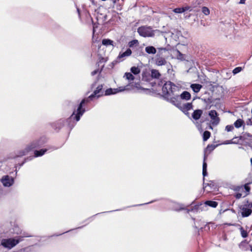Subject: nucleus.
I'll return each instance as SVG.
<instances>
[{
	"label": "nucleus",
	"mask_w": 252,
	"mask_h": 252,
	"mask_svg": "<svg viewBox=\"0 0 252 252\" xmlns=\"http://www.w3.org/2000/svg\"><path fill=\"white\" fill-rule=\"evenodd\" d=\"M251 251L252 252V246L251 247Z\"/></svg>",
	"instance_id": "obj_60"
},
{
	"label": "nucleus",
	"mask_w": 252,
	"mask_h": 252,
	"mask_svg": "<svg viewBox=\"0 0 252 252\" xmlns=\"http://www.w3.org/2000/svg\"><path fill=\"white\" fill-rule=\"evenodd\" d=\"M32 158V157H29L26 158H25L24 161L22 163L19 164V167H21L24 164L25 162H27V161L31 160Z\"/></svg>",
	"instance_id": "obj_38"
},
{
	"label": "nucleus",
	"mask_w": 252,
	"mask_h": 252,
	"mask_svg": "<svg viewBox=\"0 0 252 252\" xmlns=\"http://www.w3.org/2000/svg\"><path fill=\"white\" fill-rule=\"evenodd\" d=\"M246 0H240L239 3L240 4H244Z\"/></svg>",
	"instance_id": "obj_50"
},
{
	"label": "nucleus",
	"mask_w": 252,
	"mask_h": 252,
	"mask_svg": "<svg viewBox=\"0 0 252 252\" xmlns=\"http://www.w3.org/2000/svg\"><path fill=\"white\" fill-rule=\"evenodd\" d=\"M209 128H210V129H212V128H212V126H210Z\"/></svg>",
	"instance_id": "obj_58"
},
{
	"label": "nucleus",
	"mask_w": 252,
	"mask_h": 252,
	"mask_svg": "<svg viewBox=\"0 0 252 252\" xmlns=\"http://www.w3.org/2000/svg\"><path fill=\"white\" fill-rule=\"evenodd\" d=\"M199 206H198V205L195 206L193 208L191 209V210L188 209V213H189L190 211H193L195 210H197L199 209Z\"/></svg>",
	"instance_id": "obj_41"
},
{
	"label": "nucleus",
	"mask_w": 252,
	"mask_h": 252,
	"mask_svg": "<svg viewBox=\"0 0 252 252\" xmlns=\"http://www.w3.org/2000/svg\"><path fill=\"white\" fill-rule=\"evenodd\" d=\"M251 235H252V234H251Z\"/></svg>",
	"instance_id": "obj_62"
},
{
	"label": "nucleus",
	"mask_w": 252,
	"mask_h": 252,
	"mask_svg": "<svg viewBox=\"0 0 252 252\" xmlns=\"http://www.w3.org/2000/svg\"><path fill=\"white\" fill-rule=\"evenodd\" d=\"M56 149H57V148H53V150H56Z\"/></svg>",
	"instance_id": "obj_59"
},
{
	"label": "nucleus",
	"mask_w": 252,
	"mask_h": 252,
	"mask_svg": "<svg viewBox=\"0 0 252 252\" xmlns=\"http://www.w3.org/2000/svg\"><path fill=\"white\" fill-rule=\"evenodd\" d=\"M154 201H151L149 203H147V204H149V203H152ZM144 204H139V205H134V206H140V205H144ZM145 204H146V203H145Z\"/></svg>",
	"instance_id": "obj_51"
},
{
	"label": "nucleus",
	"mask_w": 252,
	"mask_h": 252,
	"mask_svg": "<svg viewBox=\"0 0 252 252\" xmlns=\"http://www.w3.org/2000/svg\"><path fill=\"white\" fill-rule=\"evenodd\" d=\"M211 133L208 131H205L203 134V138L204 141H207L210 137Z\"/></svg>",
	"instance_id": "obj_30"
},
{
	"label": "nucleus",
	"mask_w": 252,
	"mask_h": 252,
	"mask_svg": "<svg viewBox=\"0 0 252 252\" xmlns=\"http://www.w3.org/2000/svg\"><path fill=\"white\" fill-rule=\"evenodd\" d=\"M244 188L247 192H249L250 191V187L248 184H245Z\"/></svg>",
	"instance_id": "obj_39"
},
{
	"label": "nucleus",
	"mask_w": 252,
	"mask_h": 252,
	"mask_svg": "<svg viewBox=\"0 0 252 252\" xmlns=\"http://www.w3.org/2000/svg\"><path fill=\"white\" fill-rule=\"evenodd\" d=\"M158 32V30H153L151 27L146 26H141L137 29L139 34L144 37H153Z\"/></svg>",
	"instance_id": "obj_5"
},
{
	"label": "nucleus",
	"mask_w": 252,
	"mask_h": 252,
	"mask_svg": "<svg viewBox=\"0 0 252 252\" xmlns=\"http://www.w3.org/2000/svg\"><path fill=\"white\" fill-rule=\"evenodd\" d=\"M203 113V111L201 109H197L193 111L192 114V117L195 120H198L201 117L202 114Z\"/></svg>",
	"instance_id": "obj_15"
},
{
	"label": "nucleus",
	"mask_w": 252,
	"mask_h": 252,
	"mask_svg": "<svg viewBox=\"0 0 252 252\" xmlns=\"http://www.w3.org/2000/svg\"><path fill=\"white\" fill-rule=\"evenodd\" d=\"M113 41L109 39H103L102 41V44L105 46L112 45L113 46Z\"/></svg>",
	"instance_id": "obj_25"
},
{
	"label": "nucleus",
	"mask_w": 252,
	"mask_h": 252,
	"mask_svg": "<svg viewBox=\"0 0 252 252\" xmlns=\"http://www.w3.org/2000/svg\"><path fill=\"white\" fill-rule=\"evenodd\" d=\"M209 185V184H205V183H203V186H204V188H206L207 186H208Z\"/></svg>",
	"instance_id": "obj_52"
},
{
	"label": "nucleus",
	"mask_w": 252,
	"mask_h": 252,
	"mask_svg": "<svg viewBox=\"0 0 252 252\" xmlns=\"http://www.w3.org/2000/svg\"><path fill=\"white\" fill-rule=\"evenodd\" d=\"M85 100H82L78 105L77 110L74 111L73 114L67 119H61L57 121V125L59 128L67 126L69 128L72 129L76 124V122H78L81 117L85 112V108H83Z\"/></svg>",
	"instance_id": "obj_1"
},
{
	"label": "nucleus",
	"mask_w": 252,
	"mask_h": 252,
	"mask_svg": "<svg viewBox=\"0 0 252 252\" xmlns=\"http://www.w3.org/2000/svg\"><path fill=\"white\" fill-rule=\"evenodd\" d=\"M235 142H233L232 140H226L224 141L222 144H234Z\"/></svg>",
	"instance_id": "obj_42"
},
{
	"label": "nucleus",
	"mask_w": 252,
	"mask_h": 252,
	"mask_svg": "<svg viewBox=\"0 0 252 252\" xmlns=\"http://www.w3.org/2000/svg\"><path fill=\"white\" fill-rule=\"evenodd\" d=\"M251 164L252 165V158H251Z\"/></svg>",
	"instance_id": "obj_56"
},
{
	"label": "nucleus",
	"mask_w": 252,
	"mask_h": 252,
	"mask_svg": "<svg viewBox=\"0 0 252 252\" xmlns=\"http://www.w3.org/2000/svg\"><path fill=\"white\" fill-rule=\"evenodd\" d=\"M8 225H9L10 227L9 230L11 232V233L16 235L22 234V230L19 227L18 225L16 223L14 220H10Z\"/></svg>",
	"instance_id": "obj_10"
},
{
	"label": "nucleus",
	"mask_w": 252,
	"mask_h": 252,
	"mask_svg": "<svg viewBox=\"0 0 252 252\" xmlns=\"http://www.w3.org/2000/svg\"><path fill=\"white\" fill-rule=\"evenodd\" d=\"M180 96L182 99L188 100L190 98L191 95L190 93L187 91H184L180 95Z\"/></svg>",
	"instance_id": "obj_21"
},
{
	"label": "nucleus",
	"mask_w": 252,
	"mask_h": 252,
	"mask_svg": "<svg viewBox=\"0 0 252 252\" xmlns=\"http://www.w3.org/2000/svg\"><path fill=\"white\" fill-rule=\"evenodd\" d=\"M180 97L179 92L171 94V95L165 97V99L174 105L176 106L177 108H179L180 105V102L179 101L178 99Z\"/></svg>",
	"instance_id": "obj_9"
},
{
	"label": "nucleus",
	"mask_w": 252,
	"mask_h": 252,
	"mask_svg": "<svg viewBox=\"0 0 252 252\" xmlns=\"http://www.w3.org/2000/svg\"><path fill=\"white\" fill-rule=\"evenodd\" d=\"M22 241V237L2 239L1 240V246L3 248L10 250Z\"/></svg>",
	"instance_id": "obj_4"
},
{
	"label": "nucleus",
	"mask_w": 252,
	"mask_h": 252,
	"mask_svg": "<svg viewBox=\"0 0 252 252\" xmlns=\"http://www.w3.org/2000/svg\"><path fill=\"white\" fill-rule=\"evenodd\" d=\"M177 58L181 61L185 60V55L182 54L179 50H177Z\"/></svg>",
	"instance_id": "obj_31"
},
{
	"label": "nucleus",
	"mask_w": 252,
	"mask_h": 252,
	"mask_svg": "<svg viewBox=\"0 0 252 252\" xmlns=\"http://www.w3.org/2000/svg\"><path fill=\"white\" fill-rule=\"evenodd\" d=\"M145 52L149 54H155L157 50L154 46H148L145 48Z\"/></svg>",
	"instance_id": "obj_20"
},
{
	"label": "nucleus",
	"mask_w": 252,
	"mask_h": 252,
	"mask_svg": "<svg viewBox=\"0 0 252 252\" xmlns=\"http://www.w3.org/2000/svg\"><path fill=\"white\" fill-rule=\"evenodd\" d=\"M246 240H244L239 245V247L241 249H242L243 250H246V249H245L244 248V244L246 243Z\"/></svg>",
	"instance_id": "obj_37"
},
{
	"label": "nucleus",
	"mask_w": 252,
	"mask_h": 252,
	"mask_svg": "<svg viewBox=\"0 0 252 252\" xmlns=\"http://www.w3.org/2000/svg\"><path fill=\"white\" fill-rule=\"evenodd\" d=\"M180 206V208L179 209H177L176 210H184L185 209V208L183 207V205L182 204H179Z\"/></svg>",
	"instance_id": "obj_48"
},
{
	"label": "nucleus",
	"mask_w": 252,
	"mask_h": 252,
	"mask_svg": "<svg viewBox=\"0 0 252 252\" xmlns=\"http://www.w3.org/2000/svg\"><path fill=\"white\" fill-rule=\"evenodd\" d=\"M205 204L206 205L209 206L213 208H216L218 205L217 202L211 200L206 201Z\"/></svg>",
	"instance_id": "obj_23"
},
{
	"label": "nucleus",
	"mask_w": 252,
	"mask_h": 252,
	"mask_svg": "<svg viewBox=\"0 0 252 252\" xmlns=\"http://www.w3.org/2000/svg\"><path fill=\"white\" fill-rule=\"evenodd\" d=\"M234 129V127L232 125H227L225 127V130L229 132L231 131Z\"/></svg>",
	"instance_id": "obj_36"
},
{
	"label": "nucleus",
	"mask_w": 252,
	"mask_h": 252,
	"mask_svg": "<svg viewBox=\"0 0 252 252\" xmlns=\"http://www.w3.org/2000/svg\"><path fill=\"white\" fill-rule=\"evenodd\" d=\"M105 62V60L104 58H102L100 59L98 63H103V62Z\"/></svg>",
	"instance_id": "obj_49"
},
{
	"label": "nucleus",
	"mask_w": 252,
	"mask_h": 252,
	"mask_svg": "<svg viewBox=\"0 0 252 252\" xmlns=\"http://www.w3.org/2000/svg\"><path fill=\"white\" fill-rule=\"evenodd\" d=\"M192 103L188 102L184 104L180 103L179 109L181 110L185 115H189L188 111L192 109Z\"/></svg>",
	"instance_id": "obj_12"
},
{
	"label": "nucleus",
	"mask_w": 252,
	"mask_h": 252,
	"mask_svg": "<svg viewBox=\"0 0 252 252\" xmlns=\"http://www.w3.org/2000/svg\"><path fill=\"white\" fill-rule=\"evenodd\" d=\"M241 70H242L241 67H237L233 70L232 72L234 74H236L238 73L239 72H240Z\"/></svg>",
	"instance_id": "obj_35"
},
{
	"label": "nucleus",
	"mask_w": 252,
	"mask_h": 252,
	"mask_svg": "<svg viewBox=\"0 0 252 252\" xmlns=\"http://www.w3.org/2000/svg\"><path fill=\"white\" fill-rule=\"evenodd\" d=\"M244 124V121L243 120L239 119L237 120H236L234 123V125L235 127L238 128H240L241 126H242V125Z\"/></svg>",
	"instance_id": "obj_26"
},
{
	"label": "nucleus",
	"mask_w": 252,
	"mask_h": 252,
	"mask_svg": "<svg viewBox=\"0 0 252 252\" xmlns=\"http://www.w3.org/2000/svg\"><path fill=\"white\" fill-rule=\"evenodd\" d=\"M189 9L188 7H179L173 9V12L176 13H182Z\"/></svg>",
	"instance_id": "obj_22"
},
{
	"label": "nucleus",
	"mask_w": 252,
	"mask_h": 252,
	"mask_svg": "<svg viewBox=\"0 0 252 252\" xmlns=\"http://www.w3.org/2000/svg\"><path fill=\"white\" fill-rule=\"evenodd\" d=\"M202 87V86L199 84H192L190 85V88L195 93H198L200 91Z\"/></svg>",
	"instance_id": "obj_18"
},
{
	"label": "nucleus",
	"mask_w": 252,
	"mask_h": 252,
	"mask_svg": "<svg viewBox=\"0 0 252 252\" xmlns=\"http://www.w3.org/2000/svg\"><path fill=\"white\" fill-rule=\"evenodd\" d=\"M160 76V74L158 70L153 69L151 71V76L154 78H158Z\"/></svg>",
	"instance_id": "obj_24"
},
{
	"label": "nucleus",
	"mask_w": 252,
	"mask_h": 252,
	"mask_svg": "<svg viewBox=\"0 0 252 252\" xmlns=\"http://www.w3.org/2000/svg\"><path fill=\"white\" fill-rule=\"evenodd\" d=\"M209 116L211 119L212 124L214 126H216L220 122V118L218 117V113L216 110H211L209 112Z\"/></svg>",
	"instance_id": "obj_11"
},
{
	"label": "nucleus",
	"mask_w": 252,
	"mask_h": 252,
	"mask_svg": "<svg viewBox=\"0 0 252 252\" xmlns=\"http://www.w3.org/2000/svg\"><path fill=\"white\" fill-rule=\"evenodd\" d=\"M77 12L78 13L79 16H80V10H79V9L78 8H77Z\"/></svg>",
	"instance_id": "obj_53"
},
{
	"label": "nucleus",
	"mask_w": 252,
	"mask_h": 252,
	"mask_svg": "<svg viewBox=\"0 0 252 252\" xmlns=\"http://www.w3.org/2000/svg\"><path fill=\"white\" fill-rule=\"evenodd\" d=\"M32 235H29L28 233L25 232V234H24L23 236H19L18 237H22V240H23L24 238H25V237H32Z\"/></svg>",
	"instance_id": "obj_40"
},
{
	"label": "nucleus",
	"mask_w": 252,
	"mask_h": 252,
	"mask_svg": "<svg viewBox=\"0 0 252 252\" xmlns=\"http://www.w3.org/2000/svg\"><path fill=\"white\" fill-rule=\"evenodd\" d=\"M240 230L241 231V234L242 237L243 238H246L248 236L247 232L246 230H245L242 227H241L240 228Z\"/></svg>",
	"instance_id": "obj_33"
},
{
	"label": "nucleus",
	"mask_w": 252,
	"mask_h": 252,
	"mask_svg": "<svg viewBox=\"0 0 252 252\" xmlns=\"http://www.w3.org/2000/svg\"><path fill=\"white\" fill-rule=\"evenodd\" d=\"M48 150V149H40V150H35L34 154V157H41L44 155V154Z\"/></svg>",
	"instance_id": "obj_19"
},
{
	"label": "nucleus",
	"mask_w": 252,
	"mask_h": 252,
	"mask_svg": "<svg viewBox=\"0 0 252 252\" xmlns=\"http://www.w3.org/2000/svg\"><path fill=\"white\" fill-rule=\"evenodd\" d=\"M242 196V194L240 193H236L235 196V197L237 198V199H239L240 198H241Z\"/></svg>",
	"instance_id": "obj_44"
},
{
	"label": "nucleus",
	"mask_w": 252,
	"mask_h": 252,
	"mask_svg": "<svg viewBox=\"0 0 252 252\" xmlns=\"http://www.w3.org/2000/svg\"><path fill=\"white\" fill-rule=\"evenodd\" d=\"M124 77L130 81L134 80L135 78L134 76L130 72H126Z\"/></svg>",
	"instance_id": "obj_28"
},
{
	"label": "nucleus",
	"mask_w": 252,
	"mask_h": 252,
	"mask_svg": "<svg viewBox=\"0 0 252 252\" xmlns=\"http://www.w3.org/2000/svg\"><path fill=\"white\" fill-rule=\"evenodd\" d=\"M164 97H167L171 94L179 92V88L170 81H166L162 88Z\"/></svg>",
	"instance_id": "obj_3"
},
{
	"label": "nucleus",
	"mask_w": 252,
	"mask_h": 252,
	"mask_svg": "<svg viewBox=\"0 0 252 252\" xmlns=\"http://www.w3.org/2000/svg\"><path fill=\"white\" fill-rule=\"evenodd\" d=\"M155 61L156 64L158 66L165 65L167 63L165 59L162 57H160L158 54L157 55Z\"/></svg>",
	"instance_id": "obj_14"
},
{
	"label": "nucleus",
	"mask_w": 252,
	"mask_h": 252,
	"mask_svg": "<svg viewBox=\"0 0 252 252\" xmlns=\"http://www.w3.org/2000/svg\"><path fill=\"white\" fill-rule=\"evenodd\" d=\"M95 83H96L95 82V83H94V84H92V88L95 86Z\"/></svg>",
	"instance_id": "obj_54"
},
{
	"label": "nucleus",
	"mask_w": 252,
	"mask_h": 252,
	"mask_svg": "<svg viewBox=\"0 0 252 252\" xmlns=\"http://www.w3.org/2000/svg\"><path fill=\"white\" fill-rule=\"evenodd\" d=\"M207 156L204 154V159H203V169H202V174L203 177H205L207 175V163L205 162L206 159H207Z\"/></svg>",
	"instance_id": "obj_17"
},
{
	"label": "nucleus",
	"mask_w": 252,
	"mask_h": 252,
	"mask_svg": "<svg viewBox=\"0 0 252 252\" xmlns=\"http://www.w3.org/2000/svg\"><path fill=\"white\" fill-rule=\"evenodd\" d=\"M217 146L218 145H215L213 144L208 145L204 151V154H206V153L207 152L210 153L211 152L213 151L217 147Z\"/></svg>",
	"instance_id": "obj_27"
},
{
	"label": "nucleus",
	"mask_w": 252,
	"mask_h": 252,
	"mask_svg": "<svg viewBox=\"0 0 252 252\" xmlns=\"http://www.w3.org/2000/svg\"><path fill=\"white\" fill-rule=\"evenodd\" d=\"M16 174H17V171H16V173H15V176H16Z\"/></svg>",
	"instance_id": "obj_61"
},
{
	"label": "nucleus",
	"mask_w": 252,
	"mask_h": 252,
	"mask_svg": "<svg viewBox=\"0 0 252 252\" xmlns=\"http://www.w3.org/2000/svg\"><path fill=\"white\" fill-rule=\"evenodd\" d=\"M240 209L242 217L245 218L250 216L252 213V202L247 201L244 203Z\"/></svg>",
	"instance_id": "obj_6"
},
{
	"label": "nucleus",
	"mask_w": 252,
	"mask_h": 252,
	"mask_svg": "<svg viewBox=\"0 0 252 252\" xmlns=\"http://www.w3.org/2000/svg\"><path fill=\"white\" fill-rule=\"evenodd\" d=\"M158 49L159 52H161L162 51H166V49L165 48H159Z\"/></svg>",
	"instance_id": "obj_46"
},
{
	"label": "nucleus",
	"mask_w": 252,
	"mask_h": 252,
	"mask_svg": "<svg viewBox=\"0 0 252 252\" xmlns=\"http://www.w3.org/2000/svg\"><path fill=\"white\" fill-rule=\"evenodd\" d=\"M138 44V40H136V39H134V40H133L130 41V42H129L128 46H129V47H132L135 45Z\"/></svg>",
	"instance_id": "obj_34"
},
{
	"label": "nucleus",
	"mask_w": 252,
	"mask_h": 252,
	"mask_svg": "<svg viewBox=\"0 0 252 252\" xmlns=\"http://www.w3.org/2000/svg\"><path fill=\"white\" fill-rule=\"evenodd\" d=\"M126 90V87H121L117 89L109 88L105 92V95H109L111 94H114L118 93L123 92Z\"/></svg>",
	"instance_id": "obj_13"
},
{
	"label": "nucleus",
	"mask_w": 252,
	"mask_h": 252,
	"mask_svg": "<svg viewBox=\"0 0 252 252\" xmlns=\"http://www.w3.org/2000/svg\"><path fill=\"white\" fill-rule=\"evenodd\" d=\"M14 178L15 177L13 176L8 175H4L1 178V183L4 187H10L14 184Z\"/></svg>",
	"instance_id": "obj_8"
},
{
	"label": "nucleus",
	"mask_w": 252,
	"mask_h": 252,
	"mask_svg": "<svg viewBox=\"0 0 252 252\" xmlns=\"http://www.w3.org/2000/svg\"><path fill=\"white\" fill-rule=\"evenodd\" d=\"M226 225H227L228 226H237L238 224L236 223H226Z\"/></svg>",
	"instance_id": "obj_47"
},
{
	"label": "nucleus",
	"mask_w": 252,
	"mask_h": 252,
	"mask_svg": "<svg viewBox=\"0 0 252 252\" xmlns=\"http://www.w3.org/2000/svg\"><path fill=\"white\" fill-rule=\"evenodd\" d=\"M202 12L205 15H208L210 14V10L208 7L206 6L202 7Z\"/></svg>",
	"instance_id": "obj_32"
},
{
	"label": "nucleus",
	"mask_w": 252,
	"mask_h": 252,
	"mask_svg": "<svg viewBox=\"0 0 252 252\" xmlns=\"http://www.w3.org/2000/svg\"><path fill=\"white\" fill-rule=\"evenodd\" d=\"M98 72L100 73V71H99L98 69H95L94 71H93V72H92L91 74H92V75L94 76V75L96 74L97 73H98Z\"/></svg>",
	"instance_id": "obj_43"
},
{
	"label": "nucleus",
	"mask_w": 252,
	"mask_h": 252,
	"mask_svg": "<svg viewBox=\"0 0 252 252\" xmlns=\"http://www.w3.org/2000/svg\"><path fill=\"white\" fill-rule=\"evenodd\" d=\"M248 136L251 138V140L252 141V135H249Z\"/></svg>",
	"instance_id": "obj_55"
},
{
	"label": "nucleus",
	"mask_w": 252,
	"mask_h": 252,
	"mask_svg": "<svg viewBox=\"0 0 252 252\" xmlns=\"http://www.w3.org/2000/svg\"><path fill=\"white\" fill-rule=\"evenodd\" d=\"M119 210L117 209V210H114V211H119ZM113 211H111V212H113ZM109 212H111V211H110Z\"/></svg>",
	"instance_id": "obj_57"
},
{
	"label": "nucleus",
	"mask_w": 252,
	"mask_h": 252,
	"mask_svg": "<svg viewBox=\"0 0 252 252\" xmlns=\"http://www.w3.org/2000/svg\"><path fill=\"white\" fill-rule=\"evenodd\" d=\"M132 53L131 50L128 48L124 52H120L118 57V59H121L129 56Z\"/></svg>",
	"instance_id": "obj_16"
},
{
	"label": "nucleus",
	"mask_w": 252,
	"mask_h": 252,
	"mask_svg": "<svg viewBox=\"0 0 252 252\" xmlns=\"http://www.w3.org/2000/svg\"><path fill=\"white\" fill-rule=\"evenodd\" d=\"M46 141L47 140L45 137H41L40 139L32 142L24 149L20 150L14 153H10L7 158H16L25 156L32 149L42 146Z\"/></svg>",
	"instance_id": "obj_2"
},
{
	"label": "nucleus",
	"mask_w": 252,
	"mask_h": 252,
	"mask_svg": "<svg viewBox=\"0 0 252 252\" xmlns=\"http://www.w3.org/2000/svg\"><path fill=\"white\" fill-rule=\"evenodd\" d=\"M131 72L137 75L140 72V69L138 67L132 66L130 68Z\"/></svg>",
	"instance_id": "obj_29"
},
{
	"label": "nucleus",
	"mask_w": 252,
	"mask_h": 252,
	"mask_svg": "<svg viewBox=\"0 0 252 252\" xmlns=\"http://www.w3.org/2000/svg\"><path fill=\"white\" fill-rule=\"evenodd\" d=\"M103 86L102 85H99L96 88V89L93 92V93L91 94L88 98H84L82 100H85L84 104L85 103L89 102L90 100H93L94 97L98 98L102 94H99L102 89Z\"/></svg>",
	"instance_id": "obj_7"
},
{
	"label": "nucleus",
	"mask_w": 252,
	"mask_h": 252,
	"mask_svg": "<svg viewBox=\"0 0 252 252\" xmlns=\"http://www.w3.org/2000/svg\"><path fill=\"white\" fill-rule=\"evenodd\" d=\"M246 123L248 125L252 126V121L251 120V119H248Z\"/></svg>",
	"instance_id": "obj_45"
}]
</instances>
